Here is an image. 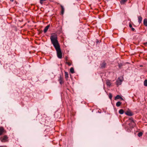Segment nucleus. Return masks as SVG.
Wrapping results in <instances>:
<instances>
[{"mask_svg":"<svg viewBox=\"0 0 147 147\" xmlns=\"http://www.w3.org/2000/svg\"><path fill=\"white\" fill-rule=\"evenodd\" d=\"M6 132V131L2 127H1V135Z\"/></svg>","mask_w":147,"mask_h":147,"instance_id":"obj_8","label":"nucleus"},{"mask_svg":"<svg viewBox=\"0 0 147 147\" xmlns=\"http://www.w3.org/2000/svg\"><path fill=\"white\" fill-rule=\"evenodd\" d=\"M106 84L107 86H110L111 84V83L109 80H108L107 81Z\"/></svg>","mask_w":147,"mask_h":147,"instance_id":"obj_15","label":"nucleus"},{"mask_svg":"<svg viewBox=\"0 0 147 147\" xmlns=\"http://www.w3.org/2000/svg\"><path fill=\"white\" fill-rule=\"evenodd\" d=\"M70 71L72 74L74 73V69L73 67H72L70 69Z\"/></svg>","mask_w":147,"mask_h":147,"instance_id":"obj_16","label":"nucleus"},{"mask_svg":"<svg viewBox=\"0 0 147 147\" xmlns=\"http://www.w3.org/2000/svg\"><path fill=\"white\" fill-rule=\"evenodd\" d=\"M129 27L130 28H131L132 27V25H131V24H129Z\"/></svg>","mask_w":147,"mask_h":147,"instance_id":"obj_22","label":"nucleus"},{"mask_svg":"<svg viewBox=\"0 0 147 147\" xmlns=\"http://www.w3.org/2000/svg\"><path fill=\"white\" fill-rule=\"evenodd\" d=\"M112 94H111L110 93L109 94V98L110 99H111V98H112Z\"/></svg>","mask_w":147,"mask_h":147,"instance_id":"obj_21","label":"nucleus"},{"mask_svg":"<svg viewBox=\"0 0 147 147\" xmlns=\"http://www.w3.org/2000/svg\"><path fill=\"white\" fill-rule=\"evenodd\" d=\"M59 81L60 84H61L63 83V78L62 76L60 75L59 77Z\"/></svg>","mask_w":147,"mask_h":147,"instance_id":"obj_4","label":"nucleus"},{"mask_svg":"<svg viewBox=\"0 0 147 147\" xmlns=\"http://www.w3.org/2000/svg\"><path fill=\"white\" fill-rule=\"evenodd\" d=\"M125 113L126 115L129 116H131L133 115L132 113L130 111H127Z\"/></svg>","mask_w":147,"mask_h":147,"instance_id":"obj_7","label":"nucleus"},{"mask_svg":"<svg viewBox=\"0 0 147 147\" xmlns=\"http://www.w3.org/2000/svg\"><path fill=\"white\" fill-rule=\"evenodd\" d=\"M50 26V24H49L45 28V29L44 30V33H46L47 32V31L48 30V29L49 28V27Z\"/></svg>","mask_w":147,"mask_h":147,"instance_id":"obj_5","label":"nucleus"},{"mask_svg":"<svg viewBox=\"0 0 147 147\" xmlns=\"http://www.w3.org/2000/svg\"><path fill=\"white\" fill-rule=\"evenodd\" d=\"M67 64L69 65H71V63L69 62H67Z\"/></svg>","mask_w":147,"mask_h":147,"instance_id":"obj_25","label":"nucleus"},{"mask_svg":"<svg viewBox=\"0 0 147 147\" xmlns=\"http://www.w3.org/2000/svg\"><path fill=\"white\" fill-rule=\"evenodd\" d=\"M138 22L139 24H140L142 20V18L141 16H139L138 17Z\"/></svg>","mask_w":147,"mask_h":147,"instance_id":"obj_9","label":"nucleus"},{"mask_svg":"<svg viewBox=\"0 0 147 147\" xmlns=\"http://www.w3.org/2000/svg\"><path fill=\"white\" fill-rule=\"evenodd\" d=\"M122 79V78L121 77H120L117 80L116 82V84L118 86L120 85L121 84V83L123 81Z\"/></svg>","mask_w":147,"mask_h":147,"instance_id":"obj_3","label":"nucleus"},{"mask_svg":"<svg viewBox=\"0 0 147 147\" xmlns=\"http://www.w3.org/2000/svg\"><path fill=\"white\" fill-rule=\"evenodd\" d=\"M65 78L66 79V80H67L68 78V72L65 71Z\"/></svg>","mask_w":147,"mask_h":147,"instance_id":"obj_12","label":"nucleus"},{"mask_svg":"<svg viewBox=\"0 0 147 147\" xmlns=\"http://www.w3.org/2000/svg\"><path fill=\"white\" fill-rule=\"evenodd\" d=\"M131 29L133 31H134L135 30V29L133 27L131 28Z\"/></svg>","mask_w":147,"mask_h":147,"instance_id":"obj_23","label":"nucleus"},{"mask_svg":"<svg viewBox=\"0 0 147 147\" xmlns=\"http://www.w3.org/2000/svg\"><path fill=\"white\" fill-rule=\"evenodd\" d=\"M133 121V123H134V121Z\"/></svg>","mask_w":147,"mask_h":147,"instance_id":"obj_29","label":"nucleus"},{"mask_svg":"<svg viewBox=\"0 0 147 147\" xmlns=\"http://www.w3.org/2000/svg\"><path fill=\"white\" fill-rule=\"evenodd\" d=\"M142 132H140L138 134V136L139 137H140L142 136Z\"/></svg>","mask_w":147,"mask_h":147,"instance_id":"obj_20","label":"nucleus"},{"mask_svg":"<svg viewBox=\"0 0 147 147\" xmlns=\"http://www.w3.org/2000/svg\"><path fill=\"white\" fill-rule=\"evenodd\" d=\"M144 45H147V42L144 43Z\"/></svg>","mask_w":147,"mask_h":147,"instance_id":"obj_26","label":"nucleus"},{"mask_svg":"<svg viewBox=\"0 0 147 147\" xmlns=\"http://www.w3.org/2000/svg\"><path fill=\"white\" fill-rule=\"evenodd\" d=\"M121 99L122 100H123V98L119 95H117L115 97V99Z\"/></svg>","mask_w":147,"mask_h":147,"instance_id":"obj_13","label":"nucleus"},{"mask_svg":"<svg viewBox=\"0 0 147 147\" xmlns=\"http://www.w3.org/2000/svg\"><path fill=\"white\" fill-rule=\"evenodd\" d=\"M1 141L2 142H5L8 141V137L5 135L1 138Z\"/></svg>","mask_w":147,"mask_h":147,"instance_id":"obj_2","label":"nucleus"},{"mask_svg":"<svg viewBox=\"0 0 147 147\" xmlns=\"http://www.w3.org/2000/svg\"><path fill=\"white\" fill-rule=\"evenodd\" d=\"M121 104V102L118 101L116 103V106L117 107H119L120 106Z\"/></svg>","mask_w":147,"mask_h":147,"instance_id":"obj_14","label":"nucleus"},{"mask_svg":"<svg viewBox=\"0 0 147 147\" xmlns=\"http://www.w3.org/2000/svg\"><path fill=\"white\" fill-rule=\"evenodd\" d=\"M143 24L144 25L146 26H147V19H145L144 20Z\"/></svg>","mask_w":147,"mask_h":147,"instance_id":"obj_10","label":"nucleus"},{"mask_svg":"<svg viewBox=\"0 0 147 147\" xmlns=\"http://www.w3.org/2000/svg\"><path fill=\"white\" fill-rule=\"evenodd\" d=\"M1 147H6L5 146H2L1 147Z\"/></svg>","mask_w":147,"mask_h":147,"instance_id":"obj_28","label":"nucleus"},{"mask_svg":"<svg viewBox=\"0 0 147 147\" xmlns=\"http://www.w3.org/2000/svg\"><path fill=\"white\" fill-rule=\"evenodd\" d=\"M144 85L147 86V80H145L144 82Z\"/></svg>","mask_w":147,"mask_h":147,"instance_id":"obj_19","label":"nucleus"},{"mask_svg":"<svg viewBox=\"0 0 147 147\" xmlns=\"http://www.w3.org/2000/svg\"><path fill=\"white\" fill-rule=\"evenodd\" d=\"M119 112L120 114H122L124 113V111L122 109H121L119 111Z\"/></svg>","mask_w":147,"mask_h":147,"instance_id":"obj_18","label":"nucleus"},{"mask_svg":"<svg viewBox=\"0 0 147 147\" xmlns=\"http://www.w3.org/2000/svg\"><path fill=\"white\" fill-rule=\"evenodd\" d=\"M127 0H121L120 3L121 4H124V3L127 1Z\"/></svg>","mask_w":147,"mask_h":147,"instance_id":"obj_17","label":"nucleus"},{"mask_svg":"<svg viewBox=\"0 0 147 147\" xmlns=\"http://www.w3.org/2000/svg\"><path fill=\"white\" fill-rule=\"evenodd\" d=\"M11 1L13 2V0H10Z\"/></svg>","mask_w":147,"mask_h":147,"instance_id":"obj_27","label":"nucleus"},{"mask_svg":"<svg viewBox=\"0 0 147 147\" xmlns=\"http://www.w3.org/2000/svg\"><path fill=\"white\" fill-rule=\"evenodd\" d=\"M45 1V0H40V3L41 4H42V1Z\"/></svg>","mask_w":147,"mask_h":147,"instance_id":"obj_24","label":"nucleus"},{"mask_svg":"<svg viewBox=\"0 0 147 147\" xmlns=\"http://www.w3.org/2000/svg\"><path fill=\"white\" fill-rule=\"evenodd\" d=\"M61 13L62 15L63 14L64 11V8L63 7L62 5L61 6Z\"/></svg>","mask_w":147,"mask_h":147,"instance_id":"obj_11","label":"nucleus"},{"mask_svg":"<svg viewBox=\"0 0 147 147\" xmlns=\"http://www.w3.org/2000/svg\"><path fill=\"white\" fill-rule=\"evenodd\" d=\"M50 40L52 44L55 49L58 57L59 59L62 58V52L57 40V35L55 33H52L50 36Z\"/></svg>","mask_w":147,"mask_h":147,"instance_id":"obj_1","label":"nucleus"},{"mask_svg":"<svg viewBox=\"0 0 147 147\" xmlns=\"http://www.w3.org/2000/svg\"><path fill=\"white\" fill-rule=\"evenodd\" d=\"M106 65V63L105 62H104L100 64V67L102 68H105V67Z\"/></svg>","mask_w":147,"mask_h":147,"instance_id":"obj_6","label":"nucleus"}]
</instances>
